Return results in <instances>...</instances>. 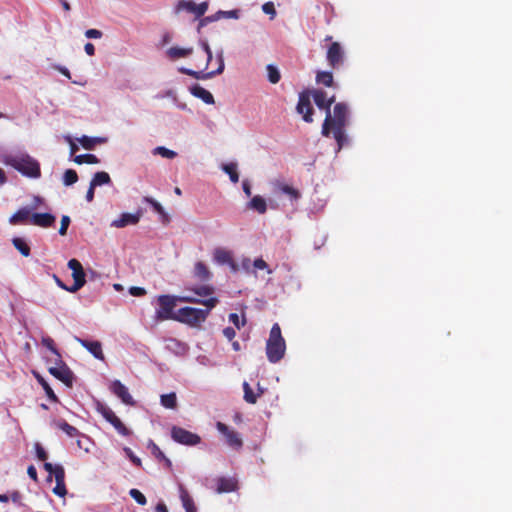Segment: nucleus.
<instances>
[{
  "label": "nucleus",
  "mask_w": 512,
  "mask_h": 512,
  "mask_svg": "<svg viewBox=\"0 0 512 512\" xmlns=\"http://www.w3.org/2000/svg\"><path fill=\"white\" fill-rule=\"evenodd\" d=\"M78 181V174L73 169H67L63 175V183L66 186H71Z\"/></svg>",
  "instance_id": "37998d69"
},
{
  "label": "nucleus",
  "mask_w": 512,
  "mask_h": 512,
  "mask_svg": "<svg viewBox=\"0 0 512 512\" xmlns=\"http://www.w3.org/2000/svg\"><path fill=\"white\" fill-rule=\"evenodd\" d=\"M190 92H191V94L193 96H195L197 98H200L204 103H206V104H214V97H213V95L208 90L203 88L202 86H200L198 84L193 85L190 88Z\"/></svg>",
  "instance_id": "6ab92c4d"
},
{
  "label": "nucleus",
  "mask_w": 512,
  "mask_h": 512,
  "mask_svg": "<svg viewBox=\"0 0 512 512\" xmlns=\"http://www.w3.org/2000/svg\"><path fill=\"white\" fill-rule=\"evenodd\" d=\"M348 124L349 108L346 103H336L333 107V111L330 110L326 113L321 133L325 137L333 136L337 143L338 151L348 143V138L345 133Z\"/></svg>",
  "instance_id": "f257e3e1"
},
{
  "label": "nucleus",
  "mask_w": 512,
  "mask_h": 512,
  "mask_svg": "<svg viewBox=\"0 0 512 512\" xmlns=\"http://www.w3.org/2000/svg\"><path fill=\"white\" fill-rule=\"evenodd\" d=\"M154 154L160 155L164 158L173 159L177 156V153L163 146H158L154 149Z\"/></svg>",
  "instance_id": "a18cd8bd"
},
{
  "label": "nucleus",
  "mask_w": 512,
  "mask_h": 512,
  "mask_svg": "<svg viewBox=\"0 0 512 512\" xmlns=\"http://www.w3.org/2000/svg\"><path fill=\"white\" fill-rule=\"evenodd\" d=\"M266 71H267V78H268V81L271 83V84H277L280 79H281V74H280V71L279 69L273 65V64H268L266 66Z\"/></svg>",
  "instance_id": "f704fd0d"
},
{
  "label": "nucleus",
  "mask_w": 512,
  "mask_h": 512,
  "mask_svg": "<svg viewBox=\"0 0 512 512\" xmlns=\"http://www.w3.org/2000/svg\"><path fill=\"white\" fill-rule=\"evenodd\" d=\"M186 290L194 292L197 296L205 298V299L210 298V297H214L213 296L214 288L211 285H202V286H198V287H189V288H186Z\"/></svg>",
  "instance_id": "bb28decb"
},
{
  "label": "nucleus",
  "mask_w": 512,
  "mask_h": 512,
  "mask_svg": "<svg viewBox=\"0 0 512 512\" xmlns=\"http://www.w3.org/2000/svg\"><path fill=\"white\" fill-rule=\"evenodd\" d=\"M85 36L90 39H98L102 37V32L97 29H88L85 32Z\"/></svg>",
  "instance_id": "bf43d9fd"
},
{
  "label": "nucleus",
  "mask_w": 512,
  "mask_h": 512,
  "mask_svg": "<svg viewBox=\"0 0 512 512\" xmlns=\"http://www.w3.org/2000/svg\"><path fill=\"white\" fill-rule=\"evenodd\" d=\"M124 452L136 466L140 467L142 465L141 459L135 456L129 447H125Z\"/></svg>",
  "instance_id": "4d7b16f0"
},
{
  "label": "nucleus",
  "mask_w": 512,
  "mask_h": 512,
  "mask_svg": "<svg viewBox=\"0 0 512 512\" xmlns=\"http://www.w3.org/2000/svg\"><path fill=\"white\" fill-rule=\"evenodd\" d=\"M296 110L299 114H302L305 122H313V107L310 102V93L308 91H304L299 94Z\"/></svg>",
  "instance_id": "9d476101"
},
{
  "label": "nucleus",
  "mask_w": 512,
  "mask_h": 512,
  "mask_svg": "<svg viewBox=\"0 0 512 512\" xmlns=\"http://www.w3.org/2000/svg\"><path fill=\"white\" fill-rule=\"evenodd\" d=\"M74 162L77 164H97L99 163V159L94 154H82L77 155L74 158Z\"/></svg>",
  "instance_id": "4c0bfd02"
},
{
  "label": "nucleus",
  "mask_w": 512,
  "mask_h": 512,
  "mask_svg": "<svg viewBox=\"0 0 512 512\" xmlns=\"http://www.w3.org/2000/svg\"><path fill=\"white\" fill-rule=\"evenodd\" d=\"M79 343L86 348L95 358L104 360L102 345L99 341L78 339Z\"/></svg>",
  "instance_id": "f3484780"
},
{
  "label": "nucleus",
  "mask_w": 512,
  "mask_h": 512,
  "mask_svg": "<svg viewBox=\"0 0 512 512\" xmlns=\"http://www.w3.org/2000/svg\"><path fill=\"white\" fill-rule=\"evenodd\" d=\"M243 391H244V400L249 404H255L257 402L258 397H260L263 393V390L259 388V392L256 394L253 392V389L249 385L248 382L243 383Z\"/></svg>",
  "instance_id": "393cba45"
},
{
  "label": "nucleus",
  "mask_w": 512,
  "mask_h": 512,
  "mask_svg": "<svg viewBox=\"0 0 512 512\" xmlns=\"http://www.w3.org/2000/svg\"><path fill=\"white\" fill-rule=\"evenodd\" d=\"M141 216V211H138L134 214L122 213L118 219L112 221L111 226L116 228H123L128 225H136L140 221Z\"/></svg>",
  "instance_id": "2eb2a0df"
},
{
  "label": "nucleus",
  "mask_w": 512,
  "mask_h": 512,
  "mask_svg": "<svg viewBox=\"0 0 512 512\" xmlns=\"http://www.w3.org/2000/svg\"><path fill=\"white\" fill-rule=\"evenodd\" d=\"M193 48L170 47L166 53L171 60L185 58L191 55Z\"/></svg>",
  "instance_id": "5701e85b"
},
{
  "label": "nucleus",
  "mask_w": 512,
  "mask_h": 512,
  "mask_svg": "<svg viewBox=\"0 0 512 512\" xmlns=\"http://www.w3.org/2000/svg\"><path fill=\"white\" fill-rule=\"evenodd\" d=\"M171 437L175 442L187 446H195L201 442L199 435L177 426L172 427Z\"/></svg>",
  "instance_id": "0eeeda50"
},
{
  "label": "nucleus",
  "mask_w": 512,
  "mask_h": 512,
  "mask_svg": "<svg viewBox=\"0 0 512 512\" xmlns=\"http://www.w3.org/2000/svg\"><path fill=\"white\" fill-rule=\"evenodd\" d=\"M56 365L55 367L49 368V373L53 375L55 378L63 382L66 386L72 387L73 385V372L70 370V368L62 361L61 358L56 359Z\"/></svg>",
  "instance_id": "6e6552de"
},
{
  "label": "nucleus",
  "mask_w": 512,
  "mask_h": 512,
  "mask_svg": "<svg viewBox=\"0 0 512 512\" xmlns=\"http://www.w3.org/2000/svg\"><path fill=\"white\" fill-rule=\"evenodd\" d=\"M67 265L72 270V277L74 279L73 285L69 287V292L75 293L85 285L86 275L82 264L77 259H70Z\"/></svg>",
  "instance_id": "423d86ee"
},
{
  "label": "nucleus",
  "mask_w": 512,
  "mask_h": 512,
  "mask_svg": "<svg viewBox=\"0 0 512 512\" xmlns=\"http://www.w3.org/2000/svg\"><path fill=\"white\" fill-rule=\"evenodd\" d=\"M181 501L183 504V507L185 508L186 512H196V507L194 504L193 499L190 497L188 492L184 489H181Z\"/></svg>",
  "instance_id": "c9c22d12"
},
{
  "label": "nucleus",
  "mask_w": 512,
  "mask_h": 512,
  "mask_svg": "<svg viewBox=\"0 0 512 512\" xmlns=\"http://www.w3.org/2000/svg\"><path fill=\"white\" fill-rule=\"evenodd\" d=\"M44 469L49 473V474H52L54 475V477H56V473H58V469L59 471H62V472H65L64 468L61 466V465H53L49 462H45L44 463Z\"/></svg>",
  "instance_id": "603ef678"
},
{
  "label": "nucleus",
  "mask_w": 512,
  "mask_h": 512,
  "mask_svg": "<svg viewBox=\"0 0 512 512\" xmlns=\"http://www.w3.org/2000/svg\"><path fill=\"white\" fill-rule=\"evenodd\" d=\"M55 481L56 485L53 488V493L59 497H64L67 494V489L65 485V472L57 471Z\"/></svg>",
  "instance_id": "412c9836"
},
{
  "label": "nucleus",
  "mask_w": 512,
  "mask_h": 512,
  "mask_svg": "<svg viewBox=\"0 0 512 512\" xmlns=\"http://www.w3.org/2000/svg\"><path fill=\"white\" fill-rule=\"evenodd\" d=\"M116 431L122 436H130L131 431L122 423V421L116 416V418L110 423Z\"/></svg>",
  "instance_id": "c03bdc74"
},
{
  "label": "nucleus",
  "mask_w": 512,
  "mask_h": 512,
  "mask_svg": "<svg viewBox=\"0 0 512 512\" xmlns=\"http://www.w3.org/2000/svg\"><path fill=\"white\" fill-rule=\"evenodd\" d=\"M216 483V492L219 494L233 492L237 489V481L233 478L220 477Z\"/></svg>",
  "instance_id": "a211bd4d"
},
{
  "label": "nucleus",
  "mask_w": 512,
  "mask_h": 512,
  "mask_svg": "<svg viewBox=\"0 0 512 512\" xmlns=\"http://www.w3.org/2000/svg\"><path fill=\"white\" fill-rule=\"evenodd\" d=\"M53 68L55 70H57L59 73H61L63 76H65L66 78L71 79V73L66 67L61 66V65H55Z\"/></svg>",
  "instance_id": "69168bd1"
},
{
  "label": "nucleus",
  "mask_w": 512,
  "mask_h": 512,
  "mask_svg": "<svg viewBox=\"0 0 512 512\" xmlns=\"http://www.w3.org/2000/svg\"><path fill=\"white\" fill-rule=\"evenodd\" d=\"M179 302L183 303H192V304H201L206 307V309H199L194 307H182L178 309L176 312L175 321L187 324L191 327L200 326L201 323L205 322L207 317L210 314V311L216 307L219 303L218 298L210 297L207 299H200L193 296H180Z\"/></svg>",
  "instance_id": "f03ea898"
},
{
  "label": "nucleus",
  "mask_w": 512,
  "mask_h": 512,
  "mask_svg": "<svg viewBox=\"0 0 512 512\" xmlns=\"http://www.w3.org/2000/svg\"><path fill=\"white\" fill-rule=\"evenodd\" d=\"M31 210L28 207H23L15 212L9 219L10 224L19 225L25 224L27 221H30Z\"/></svg>",
  "instance_id": "aec40b11"
},
{
  "label": "nucleus",
  "mask_w": 512,
  "mask_h": 512,
  "mask_svg": "<svg viewBox=\"0 0 512 512\" xmlns=\"http://www.w3.org/2000/svg\"><path fill=\"white\" fill-rule=\"evenodd\" d=\"M253 267L255 269L264 270L268 268V265L262 258H257L253 261Z\"/></svg>",
  "instance_id": "680f3d73"
},
{
  "label": "nucleus",
  "mask_w": 512,
  "mask_h": 512,
  "mask_svg": "<svg viewBox=\"0 0 512 512\" xmlns=\"http://www.w3.org/2000/svg\"><path fill=\"white\" fill-rule=\"evenodd\" d=\"M217 430L225 437L226 443L229 447L239 450L243 446V440L238 432L230 429L229 426L222 422H217Z\"/></svg>",
  "instance_id": "1a4fd4ad"
},
{
  "label": "nucleus",
  "mask_w": 512,
  "mask_h": 512,
  "mask_svg": "<svg viewBox=\"0 0 512 512\" xmlns=\"http://www.w3.org/2000/svg\"><path fill=\"white\" fill-rule=\"evenodd\" d=\"M42 344L47 349H49L54 355H56L57 358H61V355L58 351V349L55 346L54 340L51 337H43L42 338Z\"/></svg>",
  "instance_id": "49530a36"
},
{
  "label": "nucleus",
  "mask_w": 512,
  "mask_h": 512,
  "mask_svg": "<svg viewBox=\"0 0 512 512\" xmlns=\"http://www.w3.org/2000/svg\"><path fill=\"white\" fill-rule=\"evenodd\" d=\"M129 293L132 296H144L146 294V290L142 287L133 286L129 289Z\"/></svg>",
  "instance_id": "052dcab7"
},
{
  "label": "nucleus",
  "mask_w": 512,
  "mask_h": 512,
  "mask_svg": "<svg viewBox=\"0 0 512 512\" xmlns=\"http://www.w3.org/2000/svg\"><path fill=\"white\" fill-rule=\"evenodd\" d=\"M55 426L71 438L77 437L80 434L76 427L70 425L65 420L56 421Z\"/></svg>",
  "instance_id": "cd10ccee"
},
{
  "label": "nucleus",
  "mask_w": 512,
  "mask_h": 512,
  "mask_svg": "<svg viewBox=\"0 0 512 512\" xmlns=\"http://www.w3.org/2000/svg\"><path fill=\"white\" fill-rule=\"evenodd\" d=\"M55 216L50 213H34L30 217V223L42 228L51 227L55 223Z\"/></svg>",
  "instance_id": "dca6fc26"
},
{
  "label": "nucleus",
  "mask_w": 512,
  "mask_h": 512,
  "mask_svg": "<svg viewBox=\"0 0 512 512\" xmlns=\"http://www.w3.org/2000/svg\"><path fill=\"white\" fill-rule=\"evenodd\" d=\"M326 59L332 69H338L344 62V51L338 42H333L326 54Z\"/></svg>",
  "instance_id": "f8f14e48"
},
{
  "label": "nucleus",
  "mask_w": 512,
  "mask_h": 512,
  "mask_svg": "<svg viewBox=\"0 0 512 512\" xmlns=\"http://www.w3.org/2000/svg\"><path fill=\"white\" fill-rule=\"evenodd\" d=\"M27 474L29 475V477L34 480L35 482L38 481V476H37V470L36 468L33 466V465H30L28 468H27Z\"/></svg>",
  "instance_id": "338daca9"
},
{
  "label": "nucleus",
  "mask_w": 512,
  "mask_h": 512,
  "mask_svg": "<svg viewBox=\"0 0 512 512\" xmlns=\"http://www.w3.org/2000/svg\"><path fill=\"white\" fill-rule=\"evenodd\" d=\"M14 247L24 256L28 257L30 255V246L27 242L20 237H15L12 240Z\"/></svg>",
  "instance_id": "72a5a7b5"
},
{
  "label": "nucleus",
  "mask_w": 512,
  "mask_h": 512,
  "mask_svg": "<svg viewBox=\"0 0 512 512\" xmlns=\"http://www.w3.org/2000/svg\"><path fill=\"white\" fill-rule=\"evenodd\" d=\"M183 10H185L189 13L195 14V16L197 17V4H195L193 1H191V0L179 1L178 4L176 5L175 12L180 13Z\"/></svg>",
  "instance_id": "c756f323"
},
{
  "label": "nucleus",
  "mask_w": 512,
  "mask_h": 512,
  "mask_svg": "<svg viewBox=\"0 0 512 512\" xmlns=\"http://www.w3.org/2000/svg\"><path fill=\"white\" fill-rule=\"evenodd\" d=\"M220 18H232V19H238L239 18V11L238 10H230V11H218L212 16L206 17L201 21V24L205 21H216Z\"/></svg>",
  "instance_id": "a878e982"
},
{
  "label": "nucleus",
  "mask_w": 512,
  "mask_h": 512,
  "mask_svg": "<svg viewBox=\"0 0 512 512\" xmlns=\"http://www.w3.org/2000/svg\"><path fill=\"white\" fill-rule=\"evenodd\" d=\"M311 93L316 106L328 113L331 110V105L335 102V95L328 97L327 93L321 89H315Z\"/></svg>",
  "instance_id": "ddd939ff"
},
{
  "label": "nucleus",
  "mask_w": 512,
  "mask_h": 512,
  "mask_svg": "<svg viewBox=\"0 0 512 512\" xmlns=\"http://www.w3.org/2000/svg\"><path fill=\"white\" fill-rule=\"evenodd\" d=\"M129 495L139 504V505H145L147 503V499L144 496V494L139 491L138 489H131L129 491Z\"/></svg>",
  "instance_id": "de8ad7c7"
},
{
  "label": "nucleus",
  "mask_w": 512,
  "mask_h": 512,
  "mask_svg": "<svg viewBox=\"0 0 512 512\" xmlns=\"http://www.w3.org/2000/svg\"><path fill=\"white\" fill-rule=\"evenodd\" d=\"M36 379H37L38 383L44 389V391H45L47 397L49 398V400L52 401V402H58V397L54 393L53 389L50 387L48 382L42 376H40L38 374L36 375Z\"/></svg>",
  "instance_id": "473e14b6"
},
{
  "label": "nucleus",
  "mask_w": 512,
  "mask_h": 512,
  "mask_svg": "<svg viewBox=\"0 0 512 512\" xmlns=\"http://www.w3.org/2000/svg\"><path fill=\"white\" fill-rule=\"evenodd\" d=\"M70 222H71V220H70L69 216H67V215L62 216L61 224H60V228H59L60 235H62V236L66 235Z\"/></svg>",
  "instance_id": "5fc2aeb1"
},
{
  "label": "nucleus",
  "mask_w": 512,
  "mask_h": 512,
  "mask_svg": "<svg viewBox=\"0 0 512 512\" xmlns=\"http://www.w3.org/2000/svg\"><path fill=\"white\" fill-rule=\"evenodd\" d=\"M208 9V2H202L197 5V18L203 16Z\"/></svg>",
  "instance_id": "0e129e2a"
},
{
  "label": "nucleus",
  "mask_w": 512,
  "mask_h": 512,
  "mask_svg": "<svg viewBox=\"0 0 512 512\" xmlns=\"http://www.w3.org/2000/svg\"><path fill=\"white\" fill-rule=\"evenodd\" d=\"M202 46H203V50H204V54H205V59H206V64H205L204 69H207L209 62L212 59V52H211V49H210L208 43L204 42L202 44Z\"/></svg>",
  "instance_id": "13d9d810"
},
{
  "label": "nucleus",
  "mask_w": 512,
  "mask_h": 512,
  "mask_svg": "<svg viewBox=\"0 0 512 512\" xmlns=\"http://www.w3.org/2000/svg\"><path fill=\"white\" fill-rule=\"evenodd\" d=\"M148 448L151 450V453L155 458L158 460H162L165 458V454L162 452V450L159 448L157 444H155L152 440L148 443Z\"/></svg>",
  "instance_id": "09e8293b"
},
{
  "label": "nucleus",
  "mask_w": 512,
  "mask_h": 512,
  "mask_svg": "<svg viewBox=\"0 0 512 512\" xmlns=\"http://www.w3.org/2000/svg\"><path fill=\"white\" fill-rule=\"evenodd\" d=\"M223 335L228 339V340H233L235 335H236V332H235V329L232 328V327H226L223 329Z\"/></svg>",
  "instance_id": "e2e57ef3"
},
{
  "label": "nucleus",
  "mask_w": 512,
  "mask_h": 512,
  "mask_svg": "<svg viewBox=\"0 0 512 512\" xmlns=\"http://www.w3.org/2000/svg\"><path fill=\"white\" fill-rule=\"evenodd\" d=\"M316 82L326 87H332L334 85L333 75L328 71H318L316 74Z\"/></svg>",
  "instance_id": "7c9ffc66"
},
{
  "label": "nucleus",
  "mask_w": 512,
  "mask_h": 512,
  "mask_svg": "<svg viewBox=\"0 0 512 512\" xmlns=\"http://www.w3.org/2000/svg\"><path fill=\"white\" fill-rule=\"evenodd\" d=\"M110 183H111V178H110L109 174L105 171L96 172L90 182V184L92 186H94L95 188L97 186L107 185Z\"/></svg>",
  "instance_id": "c85d7f7f"
},
{
  "label": "nucleus",
  "mask_w": 512,
  "mask_h": 512,
  "mask_svg": "<svg viewBox=\"0 0 512 512\" xmlns=\"http://www.w3.org/2000/svg\"><path fill=\"white\" fill-rule=\"evenodd\" d=\"M161 405L167 409H175L177 407V397L174 392L163 394L160 398Z\"/></svg>",
  "instance_id": "2f4dec72"
},
{
  "label": "nucleus",
  "mask_w": 512,
  "mask_h": 512,
  "mask_svg": "<svg viewBox=\"0 0 512 512\" xmlns=\"http://www.w3.org/2000/svg\"><path fill=\"white\" fill-rule=\"evenodd\" d=\"M6 163L26 177L39 178L41 176L39 162L29 155L10 157Z\"/></svg>",
  "instance_id": "20e7f679"
},
{
  "label": "nucleus",
  "mask_w": 512,
  "mask_h": 512,
  "mask_svg": "<svg viewBox=\"0 0 512 512\" xmlns=\"http://www.w3.org/2000/svg\"><path fill=\"white\" fill-rule=\"evenodd\" d=\"M262 10L265 14L270 15L271 19L276 16V10L273 2H266L262 5Z\"/></svg>",
  "instance_id": "6e6d98bb"
},
{
  "label": "nucleus",
  "mask_w": 512,
  "mask_h": 512,
  "mask_svg": "<svg viewBox=\"0 0 512 512\" xmlns=\"http://www.w3.org/2000/svg\"><path fill=\"white\" fill-rule=\"evenodd\" d=\"M194 276L200 281H208L212 277V273L205 263L198 261L194 267Z\"/></svg>",
  "instance_id": "4be33fe9"
},
{
  "label": "nucleus",
  "mask_w": 512,
  "mask_h": 512,
  "mask_svg": "<svg viewBox=\"0 0 512 512\" xmlns=\"http://www.w3.org/2000/svg\"><path fill=\"white\" fill-rule=\"evenodd\" d=\"M98 412L103 416V418L111 423L116 418V414L106 405L99 404L97 407Z\"/></svg>",
  "instance_id": "ea45409f"
},
{
  "label": "nucleus",
  "mask_w": 512,
  "mask_h": 512,
  "mask_svg": "<svg viewBox=\"0 0 512 512\" xmlns=\"http://www.w3.org/2000/svg\"><path fill=\"white\" fill-rule=\"evenodd\" d=\"M84 50L89 56H93L95 54V47L92 43L88 42L84 46Z\"/></svg>",
  "instance_id": "774afa93"
},
{
  "label": "nucleus",
  "mask_w": 512,
  "mask_h": 512,
  "mask_svg": "<svg viewBox=\"0 0 512 512\" xmlns=\"http://www.w3.org/2000/svg\"><path fill=\"white\" fill-rule=\"evenodd\" d=\"M214 259L216 262L220 264H226L232 262V257L230 252L224 249H216L214 252Z\"/></svg>",
  "instance_id": "e433bc0d"
},
{
  "label": "nucleus",
  "mask_w": 512,
  "mask_h": 512,
  "mask_svg": "<svg viewBox=\"0 0 512 512\" xmlns=\"http://www.w3.org/2000/svg\"><path fill=\"white\" fill-rule=\"evenodd\" d=\"M79 142H80V144L82 145V147L84 149L92 150L95 147V145L97 143L102 142V140L100 138H91V137H88V136H82L79 139Z\"/></svg>",
  "instance_id": "a19ab883"
},
{
  "label": "nucleus",
  "mask_w": 512,
  "mask_h": 512,
  "mask_svg": "<svg viewBox=\"0 0 512 512\" xmlns=\"http://www.w3.org/2000/svg\"><path fill=\"white\" fill-rule=\"evenodd\" d=\"M280 190H281L283 193H285V194L289 195V196H290L291 198H293V199H297V198H299V196H300L299 191H298V190H296L295 188H293L292 186H289V185H282V186L280 187Z\"/></svg>",
  "instance_id": "3c124183"
},
{
  "label": "nucleus",
  "mask_w": 512,
  "mask_h": 512,
  "mask_svg": "<svg viewBox=\"0 0 512 512\" xmlns=\"http://www.w3.org/2000/svg\"><path fill=\"white\" fill-rule=\"evenodd\" d=\"M223 170L229 175V178L233 183H237L239 181L236 163L225 164L223 166Z\"/></svg>",
  "instance_id": "58836bf2"
},
{
  "label": "nucleus",
  "mask_w": 512,
  "mask_h": 512,
  "mask_svg": "<svg viewBox=\"0 0 512 512\" xmlns=\"http://www.w3.org/2000/svg\"><path fill=\"white\" fill-rule=\"evenodd\" d=\"M110 390L112 391L113 394L120 398L124 404L130 406L135 405V401L133 397L130 395L128 388L124 384H122L121 381L114 380L111 383Z\"/></svg>",
  "instance_id": "4468645a"
},
{
  "label": "nucleus",
  "mask_w": 512,
  "mask_h": 512,
  "mask_svg": "<svg viewBox=\"0 0 512 512\" xmlns=\"http://www.w3.org/2000/svg\"><path fill=\"white\" fill-rule=\"evenodd\" d=\"M286 343L278 323L273 324L266 343V355L271 363L279 362L285 355Z\"/></svg>",
  "instance_id": "7ed1b4c3"
},
{
  "label": "nucleus",
  "mask_w": 512,
  "mask_h": 512,
  "mask_svg": "<svg viewBox=\"0 0 512 512\" xmlns=\"http://www.w3.org/2000/svg\"><path fill=\"white\" fill-rule=\"evenodd\" d=\"M229 320L236 326L237 329H240L242 326L246 324L245 317H243L242 320L240 321V318L237 313H231L229 315Z\"/></svg>",
  "instance_id": "864d4df0"
},
{
  "label": "nucleus",
  "mask_w": 512,
  "mask_h": 512,
  "mask_svg": "<svg viewBox=\"0 0 512 512\" xmlns=\"http://www.w3.org/2000/svg\"><path fill=\"white\" fill-rule=\"evenodd\" d=\"M34 449L38 460L45 462L48 458V454L45 451L44 447L39 442H36L34 444Z\"/></svg>",
  "instance_id": "8fccbe9b"
},
{
  "label": "nucleus",
  "mask_w": 512,
  "mask_h": 512,
  "mask_svg": "<svg viewBox=\"0 0 512 512\" xmlns=\"http://www.w3.org/2000/svg\"><path fill=\"white\" fill-rule=\"evenodd\" d=\"M159 308L155 312V317L158 321L174 320L176 312L174 308L179 302V297L172 295H160L157 298Z\"/></svg>",
  "instance_id": "39448f33"
},
{
  "label": "nucleus",
  "mask_w": 512,
  "mask_h": 512,
  "mask_svg": "<svg viewBox=\"0 0 512 512\" xmlns=\"http://www.w3.org/2000/svg\"><path fill=\"white\" fill-rule=\"evenodd\" d=\"M248 207L257 211L259 214H264L267 210V204L263 197L256 195L248 203Z\"/></svg>",
  "instance_id": "b1692460"
},
{
  "label": "nucleus",
  "mask_w": 512,
  "mask_h": 512,
  "mask_svg": "<svg viewBox=\"0 0 512 512\" xmlns=\"http://www.w3.org/2000/svg\"><path fill=\"white\" fill-rule=\"evenodd\" d=\"M145 201H146L147 203H149V204L152 206V208H153V209H154L158 214H160L166 222H168V221H169V218H168L167 214L165 213L164 208L162 207V205H161L158 201H156L155 199L150 198V197H146V198H145Z\"/></svg>",
  "instance_id": "79ce46f5"
},
{
  "label": "nucleus",
  "mask_w": 512,
  "mask_h": 512,
  "mask_svg": "<svg viewBox=\"0 0 512 512\" xmlns=\"http://www.w3.org/2000/svg\"><path fill=\"white\" fill-rule=\"evenodd\" d=\"M224 60L222 54L218 56V67L216 70H212L209 72L204 71H194L188 68L181 67L179 68V72L185 75L192 76L195 79H210L218 74H221L224 70Z\"/></svg>",
  "instance_id": "9b49d317"
}]
</instances>
